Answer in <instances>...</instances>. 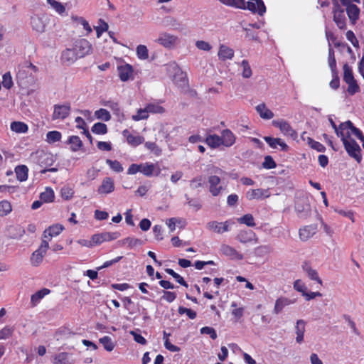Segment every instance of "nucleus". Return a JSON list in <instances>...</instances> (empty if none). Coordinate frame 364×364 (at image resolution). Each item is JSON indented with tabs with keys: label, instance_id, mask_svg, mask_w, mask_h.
Returning <instances> with one entry per match:
<instances>
[{
	"label": "nucleus",
	"instance_id": "obj_1",
	"mask_svg": "<svg viewBox=\"0 0 364 364\" xmlns=\"http://www.w3.org/2000/svg\"><path fill=\"white\" fill-rule=\"evenodd\" d=\"M342 142L348 154L360 163L362 159L361 149L355 140L350 137L343 139Z\"/></svg>",
	"mask_w": 364,
	"mask_h": 364
},
{
	"label": "nucleus",
	"instance_id": "obj_2",
	"mask_svg": "<svg viewBox=\"0 0 364 364\" xmlns=\"http://www.w3.org/2000/svg\"><path fill=\"white\" fill-rule=\"evenodd\" d=\"M333 21L338 28L344 30L346 28V18L344 9L341 7L337 0H333Z\"/></svg>",
	"mask_w": 364,
	"mask_h": 364
},
{
	"label": "nucleus",
	"instance_id": "obj_3",
	"mask_svg": "<svg viewBox=\"0 0 364 364\" xmlns=\"http://www.w3.org/2000/svg\"><path fill=\"white\" fill-rule=\"evenodd\" d=\"M295 210L300 218H306L309 215L311 207L307 197L302 196L296 198Z\"/></svg>",
	"mask_w": 364,
	"mask_h": 364
},
{
	"label": "nucleus",
	"instance_id": "obj_4",
	"mask_svg": "<svg viewBox=\"0 0 364 364\" xmlns=\"http://www.w3.org/2000/svg\"><path fill=\"white\" fill-rule=\"evenodd\" d=\"M231 225H234L232 220L225 222L210 221L207 223L206 228L208 230L218 234H223L230 230Z\"/></svg>",
	"mask_w": 364,
	"mask_h": 364
},
{
	"label": "nucleus",
	"instance_id": "obj_5",
	"mask_svg": "<svg viewBox=\"0 0 364 364\" xmlns=\"http://www.w3.org/2000/svg\"><path fill=\"white\" fill-rule=\"evenodd\" d=\"M74 48L79 58H83L92 51V44L85 38L77 39L74 43Z\"/></svg>",
	"mask_w": 364,
	"mask_h": 364
},
{
	"label": "nucleus",
	"instance_id": "obj_6",
	"mask_svg": "<svg viewBox=\"0 0 364 364\" xmlns=\"http://www.w3.org/2000/svg\"><path fill=\"white\" fill-rule=\"evenodd\" d=\"M48 18L46 16H40L38 15L32 16L31 18V25L33 31L42 33L46 31L48 24Z\"/></svg>",
	"mask_w": 364,
	"mask_h": 364
},
{
	"label": "nucleus",
	"instance_id": "obj_7",
	"mask_svg": "<svg viewBox=\"0 0 364 364\" xmlns=\"http://www.w3.org/2000/svg\"><path fill=\"white\" fill-rule=\"evenodd\" d=\"M272 124L279 128L283 134L289 136L293 139H295L297 137L296 132L292 128L288 122L284 119L274 120L272 121Z\"/></svg>",
	"mask_w": 364,
	"mask_h": 364
},
{
	"label": "nucleus",
	"instance_id": "obj_8",
	"mask_svg": "<svg viewBox=\"0 0 364 364\" xmlns=\"http://www.w3.org/2000/svg\"><path fill=\"white\" fill-rule=\"evenodd\" d=\"M178 41V38L173 35L164 33L160 34L157 42L165 48H173Z\"/></svg>",
	"mask_w": 364,
	"mask_h": 364
},
{
	"label": "nucleus",
	"instance_id": "obj_9",
	"mask_svg": "<svg viewBox=\"0 0 364 364\" xmlns=\"http://www.w3.org/2000/svg\"><path fill=\"white\" fill-rule=\"evenodd\" d=\"M114 191V180L110 177H105L101 185L98 187L97 192L101 195H107Z\"/></svg>",
	"mask_w": 364,
	"mask_h": 364
},
{
	"label": "nucleus",
	"instance_id": "obj_10",
	"mask_svg": "<svg viewBox=\"0 0 364 364\" xmlns=\"http://www.w3.org/2000/svg\"><path fill=\"white\" fill-rule=\"evenodd\" d=\"M208 183L210 184L209 191L213 196H218L223 189L222 186H220V178L218 176H210Z\"/></svg>",
	"mask_w": 364,
	"mask_h": 364
},
{
	"label": "nucleus",
	"instance_id": "obj_11",
	"mask_svg": "<svg viewBox=\"0 0 364 364\" xmlns=\"http://www.w3.org/2000/svg\"><path fill=\"white\" fill-rule=\"evenodd\" d=\"M245 9H248L252 13H257L259 16H263L266 11V7L262 0H255V3L248 1L245 3Z\"/></svg>",
	"mask_w": 364,
	"mask_h": 364
},
{
	"label": "nucleus",
	"instance_id": "obj_12",
	"mask_svg": "<svg viewBox=\"0 0 364 364\" xmlns=\"http://www.w3.org/2000/svg\"><path fill=\"white\" fill-rule=\"evenodd\" d=\"M318 230L316 224L306 225L299 229V237L303 241H306L314 235Z\"/></svg>",
	"mask_w": 364,
	"mask_h": 364
},
{
	"label": "nucleus",
	"instance_id": "obj_13",
	"mask_svg": "<svg viewBox=\"0 0 364 364\" xmlns=\"http://www.w3.org/2000/svg\"><path fill=\"white\" fill-rule=\"evenodd\" d=\"M79 58L74 47L73 48H67L63 51L61 55L62 62L67 65L74 63Z\"/></svg>",
	"mask_w": 364,
	"mask_h": 364
},
{
	"label": "nucleus",
	"instance_id": "obj_14",
	"mask_svg": "<svg viewBox=\"0 0 364 364\" xmlns=\"http://www.w3.org/2000/svg\"><path fill=\"white\" fill-rule=\"evenodd\" d=\"M70 106L69 105H56L54 106V112L53 114V119L66 118L70 113Z\"/></svg>",
	"mask_w": 364,
	"mask_h": 364
},
{
	"label": "nucleus",
	"instance_id": "obj_15",
	"mask_svg": "<svg viewBox=\"0 0 364 364\" xmlns=\"http://www.w3.org/2000/svg\"><path fill=\"white\" fill-rule=\"evenodd\" d=\"M117 71L119 77L122 82L129 80L134 72L132 66L129 64L117 66Z\"/></svg>",
	"mask_w": 364,
	"mask_h": 364
},
{
	"label": "nucleus",
	"instance_id": "obj_16",
	"mask_svg": "<svg viewBox=\"0 0 364 364\" xmlns=\"http://www.w3.org/2000/svg\"><path fill=\"white\" fill-rule=\"evenodd\" d=\"M264 141L272 149H277V146H280V149L284 151L289 150L288 145L282 141L280 138H273L272 136H264Z\"/></svg>",
	"mask_w": 364,
	"mask_h": 364
},
{
	"label": "nucleus",
	"instance_id": "obj_17",
	"mask_svg": "<svg viewBox=\"0 0 364 364\" xmlns=\"http://www.w3.org/2000/svg\"><path fill=\"white\" fill-rule=\"evenodd\" d=\"M344 6H346V12L349 20L353 24L355 23L356 21L359 18V8L355 4H352V2Z\"/></svg>",
	"mask_w": 364,
	"mask_h": 364
},
{
	"label": "nucleus",
	"instance_id": "obj_18",
	"mask_svg": "<svg viewBox=\"0 0 364 364\" xmlns=\"http://www.w3.org/2000/svg\"><path fill=\"white\" fill-rule=\"evenodd\" d=\"M142 241L137 238L127 237L124 240L118 241L121 247L127 249L139 248L142 245Z\"/></svg>",
	"mask_w": 364,
	"mask_h": 364
},
{
	"label": "nucleus",
	"instance_id": "obj_19",
	"mask_svg": "<svg viewBox=\"0 0 364 364\" xmlns=\"http://www.w3.org/2000/svg\"><path fill=\"white\" fill-rule=\"evenodd\" d=\"M122 134L124 137H126L127 143L132 146H136L144 141V138L141 136L137 135L134 136L129 134L127 129H125L122 132Z\"/></svg>",
	"mask_w": 364,
	"mask_h": 364
},
{
	"label": "nucleus",
	"instance_id": "obj_20",
	"mask_svg": "<svg viewBox=\"0 0 364 364\" xmlns=\"http://www.w3.org/2000/svg\"><path fill=\"white\" fill-rule=\"evenodd\" d=\"M255 237V235L251 230H241L238 233L237 239L242 243L255 242L256 239Z\"/></svg>",
	"mask_w": 364,
	"mask_h": 364
},
{
	"label": "nucleus",
	"instance_id": "obj_21",
	"mask_svg": "<svg viewBox=\"0 0 364 364\" xmlns=\"http://www.w3.org/2000/svg\"><path fill=\"white\" fill-rule=\"evenodd\" d=\"M222 144L229 147L233 145L235 142V136L230 129H224L221 133Z\"/></svg>",
	"mask_w": 364,
	"mask_h": 364
},
{
	"label": "nucleus",
	"instance_id": "obj_22",
	"mask_svg": "<svg viewBox=\"0 0 364 364\" xmlns=\"http://www.w3.org/2000/svg\"><path fill=\"white\" fill-rule=\"evenodd\" d=\"M50 293V290L47 288H43L35 294H32L31 296V304L32 307L36 306L42 299H43L46 295Z\"/></svg>",
	"mask_w": 364,
	"mask_h": 364
},
{
	"label": "nucleus",
	"instance_id": "obj_23",
	"mask_svg": "<svg viewBox=\"0 0 364 364\" xmlns=\"http://www.w3.org/2000/svg\"><path fill=\"white\" fill-rule=\"evenodd\" d=\"M305 326H306V322L304 320L299 319L296 321V325L295 326L296 334V341L298 343H301L304 341Z\"/></svg>",
	"mask_w": 364,
	"mask_h": 364
},
{
	"label": "nucleus",
	"instance_id": "obj_24",
	"mask_svg": "<svg viewBox=\"0 0 364 364\" xmlns=\"http://www.w3.org/2000/svg\"><path fill=\"white\" fill-rule=\"evenodd\" d=\"M302 268L304 271L306 272L310 279L316 281L319 284L322 285L323 282L318 277V272H316V270L313 269L308 262H304V264H302Z\"/></svg>",
	"mask_w": 364,
	"mask_h": 364
},
{
	"label": "nucleus",
	"instance_id": "obj_25",
	"mask_svg": "<svg viewBox=\"0 0 364 364\" xmlns=\"http://www.w3.org/2000/svg\"><path fill=\"white\" fill-rule=\"evenodd\" d=\"M267 192V191L262 189V188H257V189H250L246 193V198L250 200H259L263 198H267L269 196H264V193Z\"/></svg>",
	"mask_w": 364,
	"mask_h": 364
},
{
	"label": "nucleus",
	"instance_id": "obj_26",
	"mask_svg": "<svg viewBox=\"0 0 364 364\" xmlns=\"http://www.w3.org/2000/svg\"><path fill=\"white\" fill-rule=\"evenodd\" d=\"M218 57L222 60L232 59L234 56V50L225 45H220L218 50Z\"/></svg>",
	"mask_w": 364,
	"mask_h": 364
},
{
	"label": "nucleus",
	"instance_id": "obj_27",
	"mask_svg": "<svg viewBox=\"0 0 364 364\" xmlns=\"http://www.w3.org/2000/svg\"><path fill=\"white\" fill-rule=\"evenodd\" d=\"M256 110L259 114L260 117L262 119H270L274 117V113L270 109L267 108L264 103L258 105L256 107Z\"/></svg>",
	"mask_w": 364,
	"mask_h": 364
},
{
	"label": "nucleus",
	"instance_id": "obj_28",
	"mask_svg": "<svg viewBox=\"0 0 364 364\" xmlns=\"http://www.w3.org/2000/svg\"><path fill=\"white\" fill-rule=\"evenodd\" d=\"M291 304V301L287 298H285V297L278 298L275 301V304H274V310H273L274 314H279L285 306H287Z\"/></svg>",
	"mask_w": 364,
	"mask_h": 364
},
{
	"label": "nucleus",
	"instance_id": "obj_29",
	"mask_svg": "<svg viewBox=\"0 0 364 364\" xmlns=\"http://www.w3.org/2000/svg\"><path fill=\"white\" fill-rule=\"evenodd\" d=\"M16 178L21 181H25L28 178V168L25 165L17 166L15 168Z\"/></svg>",
	"mask_w": 364,
	"mask_h": 364
},
{
	"label": "nucleus",
	"instance_id": "obj_30",
	"mask_svg": "<svg viewBox=\"0 0 364 364\" xmlns=\"http://www.w3.org/2000/svg\"><path fill=\"white\" fill-rule=\"evenodd\" d=\"M64 230V226L61 224H54L44 230L45 237H46L47 234H48L50 237H55L58 235L63 230Z\"/></svg>",
	"mask_w": 364,
	"mask_h": 364
},
{
	"label": "nucleus",
	"instance_id": "obj_31",
	"mask_svg": "<svg viewBox=\"0 0 364 364\" xmlns=\"http://www.w3.org/2000/svg\"><path fill=\"white\" fill-rule=\"evenodd\" d=\"M68 144H70V149L73 151H77L82 146V141L78 136H71L68 140Z\"/></svg>",
	"mask_w": 364,
	"mask_h": 364
},
{
	"label": "nucleus",
	"instance_id": "obj_32",
	"mask_svg": "<svg viewBox=\"0 0 364 364\" xmlns=\"http://www.w3.org/2000/svg\"><path fill=\"white\" fill-rule=\"evenodd\" d=\"M99 342H100V343H101L103 346L104 348L107 351L111 352L115 348L114 342L108 336H105L100 338L99 339Z\"/></svg>",
	"mask_w": 364,
	"mask_h": 364
},
{
	"label": "nucleus",
	"instance_id": "obj_33",
	"mask_svg": "<svg viewBox=\"0 0 364 364\" xmlns=\"http://www.w3.org/2000/svg\"><path fill=\"white\" fill-rule=\"evenodd\" d=\"M205 142L212 148H216L222 144L221 137L216 134L209 135L205 139Z\"/></svg>",
	"mask_w": 364,
	"mask_h": 364
},
{
	"label": "nucleus",
	"instance_id": "obj_34",
	"mask_svg": "<svg viewBox=\"0 0 364 364\" xmlns=\"http://www.w3.org/2000/svg\"><path fill=\"white\" fill-rule=\"evenodd\" d=\"M55 198L54 192L52 188L47 187L44 192L40 194V199L44 203L53 201Z\"/></svg>",
	"mask_w": 364,
	"mask_h": 364
},
{
	"label": "nucleus",
	"instance_id": "obj_35",
	"mask_svg": "<svg viewBox=\"0 0 364 364\" xmlns=\"http://www.w3.org/2000/svg\"><path fill=\"white\" fill-rule=\"evenodd\" d=\"M11 129L16 133H26L28 131V126L24 122H13L11 124Z\"/></svg>",
	"mask_w": 364,
	"mask_h": 364
},
{
	"label": "nucleus",
	"instance_id": "obj_36",
	"mask_svg": "<svg viewBox=\"0 0 364 364\" xmlns=\"http://www.w3.org/2000/svg\"><path fill=\"white\" fill-rule=\"evenodd\" d=\"M46 253V252H33L30 259L31 264L33 266L39 265L42 262Z\"/></svg>",
	"mask_w": 364,
	"mask_h": 364
},
{
	"label": "nucleus",
	"instance_id": "obj_37",
	"mask_svg": "<svg viewBox=\"0 0 364 364\" xmlns=\"http://www.w3.org/2000/svg\"><path fill=\"white\" fill-rule=\"evenodd\" d=\"M170 334L167 333L166 331H164V346L165 348L171 351V352H179L181 348L173 344H172L169 341Z\"/></svg>",
	"mask_w": 364,
	"mask_h": 364
},
{
	"label": "nucleus",
	"instance_id": "obj_38",
	"mask_svg": "<svg viewBox=\"0 0 364 364\" xmlns=\"http://www.w3.org/2000/svg\"><path fill=\"white\" fill-rule=\"evenodd\" d=\"M47 3L58 14L63 15L65 12V7L60 2L55 0H46Z\"/></svg>",
	"mask_w": 364,
	"mask_h": 364
},
{
	"label": "nucleus",
	"instance_id": "obj_39",
	"mask_svg": "<svg viewBox=\"0 0 364 364\" xmlns=\"http://www.w3.org/2000/svg\"><path fill=\"white\" fill-rule=\"evenodd\" d=\"M329 45V49H328V65L331 70V72L337 71L336 69V60L334 55V50L331 48V43Z\"/></svg>",
	"mask_w": 364,
	"mask_h": 364
},
{
	"label": "nucleus",
	"instance_id": "obj_40",
	"mask_svg": "<svg viewBox=\"0 0 364 364\" xmlns=\"http://www.w3.org/2000/svg\"><path fill=\"white\" fill-rule=\"evenodd\" d=\"M91 130L97 134H105L107 132V127L104 123L97 122L92 126Z\"/></svg>",
	"mask_w": 364,
	"mask_h": 364
},
{
	"label": "nucleus",
	"instance_id": "obj_41",
	"mask_svg": "<svg viewBox=\"0 0 364 364\" xmlns=\"http://www.w3.org/2000/svg\"><path fill=\"white\" fill-rule=\"evenodd\" d=\"M46 141L50 143H55L59 141L61 139V133L58 131H50L46 134Z\"/></svg>",
	"mask_w": 364,
	"mask_h": 364
},
{
	"label": "nucleus",
	"instance_id": "obj_42",
	"mask_svg": "<svg viewBox=\"0 0 364 364\" xmlns=\"http://www.w3.org/2000/svg\"><path fill=\"white\" fill-rule=\"evenodd\" d=\"M307 143L311 149H315L317 151L324 152L326 151V147L322 144H321L318 141H314L313 139L310 137L307 138Z\"/></svg>",
	"mask_w": 364,
	"mask_h": 364
},
{
	"label": "nucleus",
	"instance_id": "obj_43",
	"mask_svg": "<svg viewBox=\"0 0 364 364\" xmlns=\"http://www.w3.org/2000/svg\"><path fill=\"white\" fill-rule=\"evenodd\" d=\"M238 222L242 224H245L248 227L255 226V223L252 215L245 214L242 217L238 218Z\"/></svg>",
	"mask_w": 364,
	"mask_h": 364
},
{
	"label": "nucleus",
	"instance_id": "obj_44",
	"mask_svg": "<svg viewBox=\"0 0 364 364\" xmlns=\"http://www.w3.org/2000/svg\"><path fill=\"white\" fill-rule=\"evenodd\" d=\"M343 80L346 82H348L353 80H355L351 68L348 63L343 65Z\"/></svg>",
	"mask_w": 364,
	"mask_h": 364
},
{
	"label": "nucleus",
	"instance_id": "obj_45",
	"mask_svg": "<svg viewBox=\"0 0 364 364\" xmlns=\"http://www.w3.org/2000/svg\"><path fill=\"white\" fill-rule=\"evenodd\" d=\"M241 66L242 68V77L244 78H250L252 75V72L248 61L247 60H243L241 62Z\"/></svg>",
	"mask_w": 364,
	"mask_h": 364
},
{
	"label": "nucleus",
	"instance_id": "obj_46",
	"mask_svg": "<svg viewBox=\"0 0 364 364\" xmlns=\"http://www.w3.org/2000/svg\"><path fill=\"white\" fill-rule=\"evenodd\" d=\"M68 353H60L55 355L53 358L54 364H67L68 363Z\"/></svg>",
	"mask_w": 364,
	"mask_h": 364
},
{
	"label": "nucleus",
	"instance_id": "obj_47",
	"mask_svg": "<svg viewBox=\"0 0 364 364\" xmlns=\"http://www.w3.org/2000/svg\"><path fill=\"white\" fill-rule=\"evenodd\" d=\"M95 115L97 119L104 120L105 122L109 121L111 115L109 112L105 109H100L95 112Z\"/></svg>",
	"mask_w": 364,
	"mask_h": 364
},
{
	"label": "nucleus",
	"instance_id": "obj_48",
	"mask_svg": "<svg viewBox=\"0 0 364 364\" xmlns=\"http://www.w3.org/2000/svg\"><path fill=\"white\" fill-rule=\"evenodd\" d=\"M14 331V327L4 326L0 330V340L7 339L12 336Z\"/></svg>",
	"mask_w": 364,
	"mask_h": 364
},
{
	"label": "nucleus",
	"instance_id": "obj_49",
	"mask_svg": "<svg viewBox=\"0 0 364 364\" xmlns=\"http://www.w3.org/2000/svg\"><path fill=\"white\" fill-rule=\"evenodd\" d=\"M11 203L7 200L0 202V216H5L11 211Z\"/></svg>",
	"mask_w": 364,
	"mask_h": 364
},
{
	"label": "nucleus",
	"instance_id": "obj_50",
	"mask_svg": "<svg viewBox=\"0 0 364 364\" xmlns=\"http://www.w3.org/2000/svg\"><path fill=\"white\" fill-rule=\"evenodd\" d=\"M106 163L109 166L111 169L117 173H121L124 170L120 162L117 160L107 159Z\"/></svg>",
	"mask_w": 364,
	"mask_h": 364
},
{
	"label": "nucleus",
	"instance_id": "obj_51",
	"mask_svg": "<svg viewBox=\"0 0 364 364\" xmlns=\"http://www.w3.org/2000/svg\"><path fill=\"white\" fill-rule=\"evenodd\" d=\"M136 55L139 59L146 60L149 58V51L146 46L139 45L136 47Z\"/></svg>",
	"mask_w": 364,
	"mask_h": 364
},
{
	"label": "nucleus",
	"instance_id": "obj_52",
	"mask_svg": "<svg viewBox=\"0 0 364 364\" xmlns=\"http://www.w3.org/2000/svg\"><path fill=\"white\" fill-rule=\"evenodd\" d=\"M173 80L176 84L181 87L186 85L188 82L186 75L183 72L176 74Z\"/></svg>",
	"mask_w": 364,
	"mask_h": 364
},
{
	"label": "nucleus",
	"instance_id": "obj_53",
	"mask_svg": "<svg viewBox=\"0 0 364 364\" xmlns=\"http://www.w3.org/2000/svg\"><path fill=\"white\" fill-rule=\"evenodd\" d=\"M178 311L181 315L186 314L190 319H195L197 316V314L195 311L183 306H179Z\"/></svg>",
	"mask_w": 364,
	"mask_h": 364
},
{
	"label": "nucleus",
	"instance_id": "obj_54",
	"mask_svg": "<svg viewBox=\"0 0 364 364\" xmlns=\"http://www.w3.org/2000/svg\"><path fill=\"white\" fill-rule=\"evenodd\" d=\"M346 83L348 85L347 91L350 95H353L355 93L360 92V87L358 86L355 80H353Z\"/></svg>",
	"mask_w": 364,
	"mask_h": 364
},
{
	"label": "nucleus",
	"instance_id": "obj_55",
	"mask_svg": "<svg viewBox=\"0 0 364 364\" xmlns=\"http://www.w3.org/2000/svg\"><path fill=\"white\" fill-rule=\"evenodd\" d=\"M262 166L266 169H272L275 168L277 164L271 156H266L262 163Z\"/></svg>",
	"mask_w": 364,
	"mask_h": 364
},
{
	"label": "nucleus",
	"instance_id": "obj_56",
	"mask_svg": "<svg viewBox=\"0 0 364 364\" xmlns=\"http://www.w3.org/2000/svg\"><path fill=\"white\" fill-rule=\"evenodd\" d=\"M145 147L153 152L154 154L159 156L161 153V149L156 144L155 142L146 141L144 144Z\"/></svg>",
	"mask_w": 364,
	"mask_h": 364
},
{
	"label": "nucleus",
	"instance_id": "obj_57",
	"mask_svg": "<svg viewBox=\"0 0 364 364\" xmlns=\"http://www.w3.org/2000/svg\"><path fill=\"white\" fill-rule=\"evenodd\" d=\"M149 117V114L146 112V107L144 109H139L137 111L136 114L132 117L134 121H139L141 119H146Z\"/></svg>",
	"mask_w": 364,
	"mask_h": 364
},
{
	"label": "nucleus",
	"instance_id": "obj_58",
	"mask_svg": "<svg viewBox=\"0 0 364 364\" xmlns=\"http://www.w3.org/2000/svg\"><path fill=\"white\" fill-rule=\"evenodd\" d=\"M2 85L6 89H11L12 87L13 80L11 73L9 72H7L5 74H4Z\"/></svg>",
	"mask_w": 364,
	"mask_h": 364
},
{
	"label": "nucleus",
	"instance_id": "obj_59",
	"mask_svg": "<svg viewBox=\"0 0 364 364\" xmlns=\"http://www.w3.org/2000/svg\"><path fill=\"white\" fill-rule=\"evenodd\" d=\"M100 26L95 27L97 38H100L102 33L105 31H107L109 28L108 24L102 19H100Z\"/></svg>",
	"mask_w": 364,
	"mask_h": 364
},
{
	"label": "nucleus",
	"instance_id": "obj_60",
	"mask_svg": "<svg viewBox=\"0 0 364 364\" xmlns=\"http://www.w3.org/2000/svg\"><path fill=\"white\" fill-rule=\"evenodd\" d=\"M146 109L147 113H163L164 112L163 107L154 104H149L146 105Z\"/></svg>",
	"mask_w": 364,
	"mask_h": 364
},
{
	"label": "nucleus",
	"instance_id": "obj_61",
	"mask_svg": "<svg viewBox=\"0 0 364 364\" xmlns=\"http://www.w3.org/2000/svg\"><path fill=\"white\" fill-rule=\"evenodd\" d=\"M154 169L155 165L154 164L144 163L142 173L147 177H150L153 175Z\"/></svg>",
	"mask_w": 364,
	"mask_h": 364
},
{
	"label": "nucleus",
	"instance_id": "obj_62",
	"mask_svg": "<svg viewBox=\"0 0 364 364\" xmlns=\"http://www.w3.org/2000/svg\"><path fill=\"white\" fill-rule=\"evenodd\" d=\"M200 333L203 334L209 335L213 340L216 339L218 336L215 330L213 328L209 326L201 328Z\"/></svg>",
	"mask_w": 364,
	"mask_h": 364
},
{
	"label": "nucleus",
	"instance_id": "obj_63",
	"mask_svg": "<svg viewBox=\"0 0 364 364\" xmlns=\"http://www.w3.org/2000/svg\"><path fill=\"white\" fill-rule=\"evenodd\" d=\"M105 105L109 107L116 115L119 116L122 114L120 107L117 102L108 101Z\"/></svg>",
	"mask_w": 364,
	"mask_h": 364
},
{
	"label": "nucleus",
	"instance_id": "obj_64",
	"mask_svg": "<svg viewBox=\"0 0 364 364\" xmlns=\"http://www.w3.org/2000/svg\"><path fill=\"white\" fill-rule=\"evenodd\" d=\"M294 288L299 292H301L302 295L306 292L307 288L304 282L301 279H297L294 282Z\"/></svg>",
	"mask_w": 364,
	"mask_h": 364
}]
</instances>
